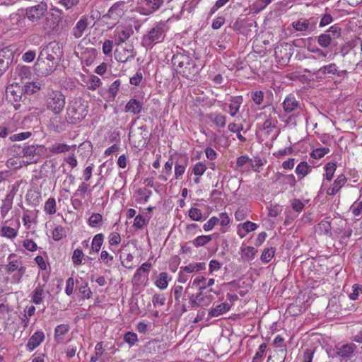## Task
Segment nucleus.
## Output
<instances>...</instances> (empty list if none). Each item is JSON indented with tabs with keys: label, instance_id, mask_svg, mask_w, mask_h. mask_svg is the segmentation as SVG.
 Masks as SVG:
<instances>
[{
	"label": "nucleus",
	"instance_id": "c756f323",
	"mask_svg": "<svg viewBox=\"0 0 362 362\" xmlns=\"http://www.w3.org/2000/svg\"><path fill=\"white\" fill-rule=\"evenodd\" d=\"M243 102V98L241 97H234L230 100V103L229 104V113L232 117L236 115L238 112L240 105Z\"/></svg>",
	"mask_w": 362,
	"mask_h": 362
},
{
	"label": "nucleus",
	"instance_id": "49530a36",
	"mask_svg": "<svg viewBox=\"0 0 362 362\" xmlns=\"http://www.w3.org/2000/svg\"><path fill=\"white\" fill-rule=\"evenodd\" d=\"M151 267V264L149 262H144V264H142L141 266L137 269V270L134 276V280L137 281H140L141 276L143 274H148Z\"/></svg>",
	"mask_w": 362,
	"mask_h": 362
},
{
	"label": "nucleus",
	"instance_id": "58836bf2",
	"mask_svg": "<svg viewBox=\"0 0 362 362\" xmlns=\"http://www.w3.org/2000/svg\"><path fill=\"white\" fill-rule=\"evenodd\" d=\"M276 177L277 180H281L284 184L288 185L291 187H293L296 185V177L293 174L284 175L279 173L276 175Z\"/></svg>",
	"mask_w": 362,
	"mask_h": 362
},
{
	"label": "nucleus",
	"instance_id": "338daca9",
	"mask_svg": "<svg viewBox=\"0 0 362 362\" xmlns=\"http://www.w3.org/2000/svg\"><path fill=\"white\" fill-rule=\"evenodd\" d=\"M65 236V230L61 226H57L52 231V238L55 241L62 240Z\"/></svg>",
	"mask_w": 362,
	"mask_h": 362
},
{
	"label": "nucleus",
	"instance_id": "bf43d9fd",
	"mask_svg": "<svg viewBox=\"0 0 362 362\" xmlns=\"http://www.w3.org/2000/svg\"><path fill=\"white\" fill-rule=\"evenodd\" d=\"M317 230L320 234H328L331 230V225L328 221L323 220L320 221L317 227Z\"/></svg>",
	"mask_w": 362,
	"mask_h": 362
},
{
	"label": "nucleus",
	"instance_id": "4be33fe9",
	"mask_svg": "<svg viewBox=\"0 0 362 362\" xmlns=\"http://www.w3.org/2000/svg\"><path fill=\"white\" fill-rule=\"evenodd\" d=\"M257 225L251 221H246L242 225L238 226V234L240 238H244L248 233L255 230L257 228Z\"/></svg>",
	"mask_w": 362,
	"mask_h": 362
},
{
	"label": "nucleus",
	"instance_id": "4c0bfd02",
	"mask_svg": "<svg viewBox=\"0 0 362 362\" xmlns=\"http://www.w3.org/2000/svg\"><path fill=\"white\" fill-rule=\"evenodd\" d=\"M103 216L100 214L93 213L88 218V223L92 228H99L103 223Z\"/></svg>",
	"mask_w": 362,
	"mask_h": 362
},
{
	"label": "nucleus",
	"instance_id": "5fc2aeb1",
	"mask_svg": "<svg viewBox=\"0 0 362 362\" xmlns=\"http://www.w3.org/2000/svg\"><path fill=\"white\" fill-rule=\"evenodd\" d=\"M337 169V165L335 163L329 162L325 166V179L328 181H330L334 174V172Z\"/></svg>",
	"mask_w": 362,
	"mask_h": 362
},
{
	"label": "nucleus",
	"instance_id": "864d4df0",
	"mask_svg": "<svg viewBox=\"0 0 362 362\" xmlns=\"http://www.w3.org/2000/svg\"><path fill=\"white\" fill-rule=\"evenodd\" d=\"M84 257V254L81 249L76 248L74 252L71 257L73 264L75 266H78L82 264V259Z\"/></svg>",
	"mask_w": 362,
	"mask_h": 362
},
{
	"label": "nucleus",
	"instance_id": "e433bc0d",
	"mask_svg": "<svg viewBox=\"0 0 362 362\" xmlns=\"http://www.w3.org/2000/svg\"><path fill=\"white\" fill-rule=\"evenodd\" d=\"M311 169V166L309 165L307 162L303 161L297 165L295 171L297 175L304 177L310 173Z\"/></svg>",
	"mask_w": 362,
	"mask_h": 362
},
{
	"label": "nucleus",
	"instance_id": "ea45409f",
	"mask_svg": "<svg viewBox=\"0 0 362 362\" xmlns=\"http://www.w3.org/2000/svg\"><path fill=\"white\" fill-rule=\"evenodd\" d=\"M69 327L66 325H58L54 330V339L57 342L63 339V337L68 332Z\"/></svg>",
	"mask_w": 362,
	"mask_h": 362
},
{
	"label": "nucleus",
	"instance_id": "bb28decb",
	"mask_svg": "<svg viewBox=\"0 0 362 362\" xmlns=\"http://www.w3.org/2000/svg\"><path fill=\"white\" fill-rule=\"evenodd\" d=\"M19 227V221H18L17 228H13L10 226H3L0 229L1 235L8 239H14L18 235V230Z\"/></svg>",
	"mask_w": 362,
	"mask_h": 362
},
{
	"label": "nucleus",
	"instance_id": "a18cd8bd",
	"mask_svg": "<svg viewBox=\"0 0 362 362\" xmlns=\"http://www.w3.org/2000/svg\"><path fill=\"white\" fill-rule=\"evenodd\" d=\"M293 28L297 31H307L310 28V23L308 20L300 19L293 23Z\"/></svg>",
	"mask_w": 362,
	"mask_h": 362
},
{
	"label": "nucleus",
	"instance_id": "6e6552de",
	"mask_svg": "<svg viewBox=\"0 0 362 362\" xmlns=\"http://www.w3.org/2000/svg\"><path fill=\"white\" fill-rule=\"evenodd\" d=\"M47 4L40 1L36 5L28 7L25 9V17L32 23L40 21L47 12Z\"/></svg>",
	"mask_w": 362,
	"mask_h": 362
},
{
	"label": "nucleus",
	"instance_id": "20e7f679",
	"mask_svg": "<svg viewBox=\"0 0 362 362\" xmlns=\"http://www.w3.org/2000/svg\"><path fill=\"white\" fill-rule=\"evenodd\" d=\"M65 105V96L59 90L49 92L45 98V106L54 115H59Z\"/></svg>",
	"mask_w": 362,
	"mask_h": 362
},
{
	"label": "nucleus",
	"instance_id": "2f4dec72",
	"mask_svg": "<svg viewBox=\"0 0 362 362\" xmlns=\"http://www.w3.org/2000/svg\"><path fill=\"white\" fill-rule=\"evenodd\" d=\"M209 119L218 127H224L226 126V118L223 115L220 113H211L209 115Z\"/></svg>",
	"mask_w": 362,
	"mask_h": 362
},
{
	"label": "nucleus",
	"instance_id": "6ab92c4d",
	"mask_svg": "<svg viewBox=\"0 0 362 362\" xmlns=\"http://www.w3.org/2000/svg\"><path fill=\"white\" fill-rule=\"evenodd\" d=\"M11 55L8 50H0V75L8 69L9 64L11 63Z\"/></svg>",
	"mask_w": 362,
	"mask_h": 362
},
{
	"label": "nucleus",
	"instance_id": "473e14b6",
	"mask_svg": "<svg viewBox=\"0 0 362 362\" xmlns=\"http://www.w3.org/2000/svg\"><path fill=\"white\" fill-rule=\"evenodd\" d=\"M204 262L191 263L185 267L180 268L181 271L186 272L187 273H192L194 272H199L205 269Z\"/></svg>",
	"mask_w": 362,
	"mask_h": 362
},
{
	"label": "nucleus",
	"instance_id": "e2e57ef3",
	"mask_svg": "<svg viewBox=\"0 0 362 362\" xmlns=\"http://www.w3.org/2000/svg\"><path fill=\"white\" fill-rule=\"evenodd\" d=\"M25 271H26V267L23 265V262L21 261L18 266V269L16 271L18 272V274L13 275L12 277L13 281L16 284L20 283L21 281V279H22L23 276L25 273Z\"/></svg>",
	"mask_w": 362,
	"mask_h": 362
},
{
	"label": "nucleus",
	"instance_id": "423d86ee",
	"mask_svg": "<svg viewBox=\"0 0 362 362\" xmlns=\"http://www.w3.org/2000/svg\"><path fill=\"white\" fill-rule=\"evenodd\" d=\"M166 25L160 22L154 26L143 37V44L147 47H151L156 43L162 42L165 37Z\"/></svg>",
	"mask_w": 362,
	"mask_h": 362
},
{
	"label": "nucleus",
	"instance_id": "0e129e2a",
	"mask_svg": "<svg viewBox=\"0 0 362 362\" xmlns=\"http://www.w3.org/2000/svg\"><path fill=\"white\" fill-rule=\"evenodd\" d=\"M189 217L196 221H200L202 219V212L197 208L192 207L189 210Z\"/></svg>",
	"mask_w": 362,
	"mask_h": 362
},
{
	"label": "nucleus",
	"instance_id": "2eb2a0df",
	"mask_svg": "<svg viewBox=\"0 0 362 362\" xmlns=\"http://www.w3.org/2000/svg\"><path fill=\"white\" fill-rule=\"evenodd\" d=\"M7 264L5 266L6 274H11L16 272L21 262V258L18 257L15 253H11L7 258Z\"/></svg>",
	"mask_w": 362,
	"mask_h": 362
},
{
	"label": "nucleus",
	"instance_id": "b1692460",
	"mask_svg": "<svg viewBox=\"0 0 362 362\" xmlns=\"http://www.w3.org/2000/svg\"><path fill=\"white\" fill-rule=\"evenodd\" d=\"M142 107V103L136 99H131L125 106V111L137 115L141 112Z\"/></svg>",
	"mask_w": 362,
	"mask_h": 362
},
{
	"label": "nucleus",
	"instance_id": "69168bd1",
	"mask_svg": "<svg viewBox=\"0 0 362 362\" xmlns=\"http://www.w3.org/2000/svg\"><path fill=\"white\" fill-rule=\"evenodd\" d=\"M197 298L201 302L202 306H209L214 299L212 295L206 293L201 296L200 295H197Z\"/></svg>",
	"mask_w": 362,
	"mask_h": 362
},
{
	"label": "nucleus",
	"instance_id": "1a4fd4ad",
	"mask_svg": "<svg viewBox=\"0 0 362 362\" xmlns=\"http://www.w3.org/2000/svg\"><path fill=\"white\" fill-rule=\"evenodd\" d=\"M40 53L45 57H49L54 62L59 63L63 52L57 42H51L44 49H42Z\"/></svg>",
	"mask_w": 362,
	"mask_h": 362
},
{
	"label": "nucleus",
	"instance_id": "a211bd4d",
	"mask_svg": "<svg viewBox=\"0 0 362 362\" xmlns=\"http://www.w3.org/2000/svg\"><path fill=\"white\" fill-rule=\"evenodd\" d=\"M49 127L54 132L59 133L65 129L66 122L59 115H54L49 120Z\"/></svg>",
	"mask_w": 362,
	"mask_h": 362
},
{
	"label": "nucleus",
	"instance_id": "0eeeda50",
	"mask_svg": "<svg viewBox=\"0 0 362 362\" xmlns=\"http://www.w3.org/2000/svg\"><path fill=\"white\" fill-rule=\"evenodd\" d=\"M57 64L58 63L51 58L40 53L35 64V70L39 76H47L53 72Z\"/></svg>",
	"mask_w": 362,
	"mask_h": 362
},
{
	"label": "nucleus",
	"instance_id": "37998d69",
	"mask_svg": "<svg viewBox=\"0 0 362 362\" xmlns=\"http://www.w3.org/2000/svg\"><path fill=\"white\" fill-rule=\"evenodd\" d=\"M116 33L115 44L117 45L123 43L130 37V32L129 30H117Z\"/></svg>",
	"mask_w": 362,
	"mask_h": 362
},
{
	"label": "nucleus",
	"instance_id": "5701e85b",
	"mask_svg": "<svg viewBox=\"0 0 362 362\" xmlns=\"http://www.w3.org/2000/svg\"><path fill=\"white\" fill-rule=\"evenodd\" d=\"M76 146H69L64 143H54L47 148L52 154H59L69 152L72 148H75Z\"/></svg>",
	"mask_w": 362,
	"mask_h": 362
},
{
	"label": "nucleus",
	"instance_id": "dca6fc26",
	"mask_svg": "<svg viewBox=\"0 0 362 362\" xmlns=\"http://www.w3.org/2000/svg\"><path fill=\"white\" fill-rule=\"evenodd\" d=\"M300 104L298 100H296L293 95H288L286 97L283 102L284 110L286 113H290L298 109Z\"/></svg>",
	"mask_w": 362,
	"mask_h": 362
},
{
	"label": "nucleus",
	"instance_id": "9d476101",
	"mask_svg": "<svg viewBox=\"0 0 362 362\" xmlns=\"http://www.w3.org/2000/svg\"><path fill=\"white\" fill-rule=\"evenodd\" d=\"M90 23V18L86 16H82L72 28L71 35L76 39L81 38L88 32Z\"/></svg>",
	"mask_w": 362,
	"mask_h": 362
},
{
	"label": "nucleus",
	"instance_id": "7ed1b4c3",
	"mask_svg": "<svg viewBox=\"0 0 362 362\" xmlns=\"http://www.w3.org/2000/svg\"><path fill=\"white\" fill-rule=\"evenodd\" d=\"M125 7V3L123 1H118L113 4L109 9L107 13L102 16V25H106L109 29L115 26L124 16Z\"/></svg>",
	"mask_w": 362,
	"mask_h": 362
},
{
	"label": "nucleus",
	"instance_id": "4d7b16f0",
	"mask_svg": "<svg viewBox=\"0 0 362 362\" xmlns=\"http://www.w3.org/2000/svg\"><path fill=\"white\" fill-rule=\"evenodd\" d=\"M317 42L322 47L326 48L330 45L332 40L328 33L325 32L318 36Z\"/></svg>",
	"mask_w": 362,
	"mask_h": 362
},
{
	"label": "nucleus",
	"instance_id": "774afa93",
	"mask_svg": "<svg viewBox=\"0 0 362 362\" xmlns=\"http://www.w3.org/2000/svg\"><path fill=\"white\" fill-rule=\"evenodd\" d=\"M124 340L130 346H132L138 341V337L136 333L132 332H127L124 336Z\"/></svg>",
	"mask_w": 362,
	"mask_h": 362
},
{
	"label": "nucleus",
	"instance_id": "f03ea898",
	"mask_svg": "<svg viewBox=\"0 0 362 362\" xmlns=\"http://www.w3.org/2000/svg\"><path fill=\"white\" fill-rule=\"evenodd\" d=\"M87 107L81 98L71 101L66 110V119L67 122L77 124L81 122L88 114Z\"/></svg>",
	"mask_w": 362,
	"mask_h": 362
},
{
	"label": "nucleus",
	"instance_id": "39448f33",
	"mask_svg": "<svg viewBox=\"0 0 362 362\" xmlns=\"http://www.w3.org/2000/svg\"><path fill=\"white\" fill-rule=\"evenodd\" d=\"M47 151V148L43 145H30L25 146L22 150V158L27 165L36 163Z\"/></svg>",
	"mask_w": 362,
	"mask_h": 362
},
{
	"label": "nucleus",
	"instance_id": "c9c22d12",
	"mask_svg": "<svg viewBox=\"0 0 362 362\" xmlns=\"http://www.w3.org/2000/svg\"><path fill=\"white\" fill-rule=\"evenodd\" d=\"M86 83L88 90H95L100 86L102 82L97 76L90 75Z\"/></svg>",
	"mask_w": 362,
	"mask_h": 362
},
{
	"label": "nucleus",
	"instance_id": "8fccbe9b",
	"mask_svg": "<svg viewBox=\"0 0 362 362\" xmlns=\"http://www.w3.org/2000/svg\"><path fill=\"white\" fill-rule=\"evenodd\" d=\"M207 169V167L205 163L203 162H198L195 163L192 168V173L198 177H201L204 174Z\"/></svg>",
	"mask_w": 362,
	"mask_h": 362
},
{
	"label": "nucleus",
	"instance_id": "cd10ccee",
	"mask_svg": "<svg viewBox=\"0 0 362 362\" xmlns=\"http://www.w3.org/2000/svg\"><path fill=\"white\" fill-rule=\"evenodd\" d=\"M44 294L45 291L42 286L38 285L34 291L32 292L31 299L32 301L36 304L39 305L43 302L44 300Z\"/></svg>",
	"mask_w": 362,
	"mask_h": 362
},
{
	"label": "nucleus",
	"instance_id": "13d9d810",
	"mask_svg": "<svg viewBox=\"0 0 362 362\" xmlns=\"http://www.w3.org/2000/svg\"><path fill=\"white\" fill-rule=\"evenodd\" d=\"M350 211L355 216L362 215V200L358 199L354 202L350 207Z\"/></svg>",
	"mask_w": 362,
	"mask_h": 362
},
{
	"label": "nucleus",
	"instance_id": "ddd939ff",
	"mask_svg": "<svg viewBox=\"0 0 362 362\" xmlns=\"http://www.w3.org/2000/svg\"><path fill=\"white\" fill-rule=\"evenodd\" d=\"M337 73L338 67L337 64L330 63L314 71L313 75H315L318 78H325L326 76L331 77L332 76L337 75Z\"/></svg>",
	"mask_w": 362,
	"mask_h": 362
},
{
	"label": "nucleus",
	"instance_id": "7c9ffc66",
	"mask_svg": "<svg viewBox=\"0 0 362 362\" xmlns=\"http://www.w3.org/2000/svg\"><path fill=\"white\" fill-rule=\"evenodd\" d=\"M242 257L247 261L252 260L257 252V250L252 246L241 247Z\"/></svg>",
	"mask_w": 362,
	"mask_h": 362
},
{
	"label": "nucleus",
	"instance_id": "4468645a",
	"mask_svg": "<svg viewBox=\"0 0 362 362\" xmlns=\"http://www.w3.org/2000/svg\"><path fill=\"white\" fill-rule=\"evenodd\" d=\"M163 0H141L142 8L145 11L144 15H149L158 10L163 5Z\"/></svg>",
	"mask_w": 362,
	"mask_h": 362
},
{
	"label": "nucleus",
	"instance_id": "393cba45",
	"mask_svg": "<svg viewBox=\"0 0 362 362\" xmlns=\"http://www.w3.org/2000/svg\"><path fill=\"white\" fill-rule=\"evenodd\" d=\"M188 165V158L187 157H184L183 159L179 162H176L175 165V177L177 180H179L182 177L183 174L185 172L186 168Z\"/></svg>",
	"mask_w": 362,
	"mask_h": 362
},
{
	"label": "nucleus",
	"instance_id": "680f3d73",
	"mask_svg": "<svg viewBox=\"0 0 362 362\" xmlns=\"http://www.w3.org/2000/svg\"><path fill=\"white\" fill-rule=\"evenodd\" d=\"M329 152L328 148H318L313 150L310 153V157L315 159H320Z\"/></svg>",
	"mask_w": 362,
	"mask_h": 362
},
{
	"label": "nucleus",
	"instance_id": "09e8293b",
	"mask_svg": "<svg viewBox=\"0 0 362 362\" xmlns=\"http://www.w3.org/2000/svg\"><path fill=\"white\" fill-rule=\"evenodd\" d=\"M211 240V235H199L193 240L192 244L194 247H199L206 245Z\"/></svg>",
	"mask_w": 362,
	"mask_h": 362
},
{
	"label": "nucleus",
	"instance_id": "72a5a7b5",
	"mask_svg": "<svg viewBox=\"0 0 362 362\" xmlns=\"http://www.w3.org/2000/svg\"><path fill=\"white\" fill-rule=\"evenodd\" d=\"M278 120L276 118H273L271 116L267 119L262 124V129L267 134H269L277 126Z\"/></svg>",
	"mask_w": 362,
	"mask_h": 362
},
{
	"label": "nucleus",
	"instance_id": "f8f14e48",
	"mask_svg": "<svg viewBox=\"0 0 362 362\" xmlns=\"http://www.w3.org/2000/svg\"><path fill=\"white\" fill-rule=\"evenodd\" d=\"M23 95V89L16 85L11 84L6 89V99L11 103H17L21 100Z\"/></svg>",
	"mask_w": 362,
	"mask_h": 362
},
{
	"label": "nucleus",
	"instance_id": "de8ad7c7",
	"mask_svg": "<svg viewBox=\"0 0 362 362\" xmlns=\"http://www.w3.org/2000/svg\"><path fill=\"white\" fill-rule=\"evenodd\" d=\"M44 211L49 215H52L56 213V201L54 198L50 197L46 201L44 206Z\"/></svg>",
	"mask_w": 362,
	"mask_h": 362
},
{
	"label": "nucleus",
	"instance_id": "aec40b11",
	"mask_svg": "<svg viewBox=\"0 0 362 362\" xmlns=\"http://www.w3.org/2000/svg\"><path fill=\"white\" fill-rule=\"evenodd\" d=\"M337 354L342 358L350 357L356 349V346L353 343L346 344L340 346H337Z\"/></svg>",
	"mask_w": 362,
	"mask_h": 362
},
{
	"label": "nucleus",
	"instance_id": "c85d7f7f",
	"mask_svg": "<svg viewBox=\"0 0 362 362\" xmlns=\"http://www.w3.org/2000/svg\"><path fill=\"white\" fill-rule=\"evenodd\" d=\"M96 57V49L91 48V49H86V51L82 54V62L83 64H85L86 66H90L92 64L93 61L95 60Z\"/></svg>",
	"mask_w": 362,
	"mask_h": 362
},
{
	"label": "nucleus",
	"instance_id": "412c9836",
	"mask_svg": "<svg viewBox=\"0 0 362 362\" xmlns=\"http://www.w3.org/2000/svg\"><path fill=\"white\" fill-rule=\"evenodd\" d=\"M45 338L44 333L42 332H36L29 339L27 343V347L30 351H33L37 348Z\"/></svg>",
	"mask_w": 362,
	"mask_h": 362
},
{
	"label": "nucleus",
	"instance_id": "6e6d98bb",
	"mask_svg": "<svg viewBox=\"0 0 362 362\" xmlns=\"http://www.w3.org/2000/svg\"><path fill=\"white\" fill-rule=\"evenodd\" d=\"M325 33H328L332 40L341 37V30L337 25H334L325 31Z\"/></svg>",
	"mask_w": 362,
	"mask_h": 362
},
{
	"label": "nucleus",
	"instance_id": "f3484780",
	"mask_svg": "<svg viewBox=\"0 0 362 362\" xmlns=\"http://www.w3.org/2000/svg\"><path fill=\"white\" fill-rule=\"evenodd\" d=\"M346 181L347 179L344 175H339L334 181L332 185L327 189V194L331 196L335 195L346 184Z\"/></svg>",
	"mask_w": 362,
	"mask_h": 362
},
{
	"label": "nucleus",
	"instance_id": "a878e982",
	"mask_svg": "<svg viewBox=\"0 0 362 362\" xmlns=\"http://www.w3.org/2000/svg\"><path fill=\"white\" fill-rule=\"evenodd\" d=\"M230 308V305L228 303H223L215 308H211L209 312V316L210 317H218L227 311H228Z\"/></svg>",
	"mask_w": 362,
	"mask_h": 362
},
{
	"label": "nucleus",
	"instance_id": "79ce46f5",
	"mask_svg": "<svg viewBox=\"0 0 362 362\" xmlns=\"http://www.w3.org/2000/svg\"><path fill=\"white\" fill-rule=\"evenodd\" d=\"M104 240V235L102 233L96 234L91 243V249L95 252H98L100 251V247L103 243Z\"/></svg>",
	"mask_w": 362,
	"mask_h": 362
},
{
	"label": "nucleus",
	"instance_id": "052dcab7",
	"mask_svg": "<svg viewBox=\"0 0 362 362\" xmlns=\"http://www.w3.org/2000/svg\"><path fill=\"white\" fill-rule=\"evenodd\" d=\"M275 250L273 247L264 249L261 255V260L264 263H268L274 257Z\"/></svg>",
	"mask_w": 362,
	"mask_h": 362
},
{
	"label": "nucleus",
	"instance_id": "a19ab883",
	"mask_svg": "<svg viewBox=\"0 0 362 362\" xmlns=\"http://www.w3.org/2000/svg\"><path fill=\"white\" fill-rule=\"evenodd\" d=\"M155 284L160 289H165L168 285V274L166 272H161L159 274Z\"/></svg>",
	"mask_w": 362,
	"mask_h": 362
},
{
	"label": "nucleus",
	"instance_id": "f704fd0d",
	"mask_svg": "<svg viewBox=\"0 0 362 362\" xmlns=\"http://www.w3.org/2000/svg\"><path fill=\"white\" fill-rule=\"evenodd\" d=\"M274 54L276 59H281L284 63L287 62L290 58V54L282 46H278L275 48Z\"/></svg>",
	"mask_w": 362,
	"mask_h": 362
},
{
	"label": "nucleus",
	"instance_id": "f257e3e1",
	"mask_svg": "<svg viewBox=\"0 0 362 362\" xmlns=\"http://www.w3.org/2000/svg\"><path fill=\"white\" fill-rule=\"evenodd\" d=\"M172 64L176 71L187 78H190L198 73L194 62L187 55L181 53L174 54Z\"/></svg>",
	"mask_w": 362,
	"mask_h": 362
},
{
	"label": "nucleus",
	"instance_id": "9b49d317",
	"mask_svg": "<svg viewBox=\"0 0 362 362\" xmlns=\"http://www.w3.org/2000/svg\"><path fill=\"white\" fill-rule=\"evenodd\" d=\"M134 56L135 52H134V49L132 45H129L128 47H121L117 49L115 52V59L123 63L133 59Z\"/></svg>",
	"mask_w": 362,
	"mask_h": 362
},
{
	"label": "nucleus",
	"instance_id": "603ef678",
	"mask_svg": "<svg viewBox=\"0 0 362 362\" xmlns=\"http://www.w3.org/2000/svg\"><path fill=\"white\" fill-rule=\"evenodd\" d=\"M25 92L28 94H33L39 90L41 88V83L40 82H31V83H25L24 86Z\"/></svg>",
	"mask_w": 362,
	"mask_h": 362
},
{
	"label": "nucleus",
	"instance_id": "3c124183",
	"mask_svg": "<svg viewBox=\"0 0 362 362\" xmlns=\"http://www.w3.org/2000/svg\"><path fill=\"white\" fill-rule=\"evenodd\" d=\"M16 72L22 81L25 79H29L32 75L30 69L26 66L18 67Z\"/></svg>",
	"mask_w": 362,
	"mask_h": 362
},
{
	"label": "nucleus",
	"instance_id": "c03bdc74",
	"mask_svg": "<svg viewBox=\"0 0 362 362\" xmlns=\"http://www.w3.org/2000/svg\"><path fill=\"white\" fill-rule=\"evenodd\" d=\"M136 193L138 194V198L136 199L138 202H147L152 194V192L146 188H139Z\"/></svg>",
	"mask_w": 362,
	"mask_h": 362
}]
</instances>
